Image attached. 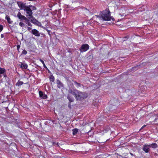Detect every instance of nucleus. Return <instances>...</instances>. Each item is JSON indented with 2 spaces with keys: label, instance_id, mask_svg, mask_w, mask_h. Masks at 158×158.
Instances as JSON below:
<instances>
[{
  "label": "nucleus",
  "instance_id": "nucleus-1",
  "mask_svg": "<svg viewBox=\"0 0 158 158\" xmlns=\"http://www.w3.org/2000/svg\"><path fill=\"white\" fill-rule=\"evenodd\" d=\"M110 11L107 9L103 10L99 15H96L99 20L102 21H114V19L110 16Z\"/></svg>",
  "mask_w": 158,
  "mask_h": 158
},
{
  "label": "nucleus",
  "instance_id": "nucleus-2",
  "mask_svg": "<svg viewBox=\"0 0 158 158\" xmlns=\"http://www.w3.org/2000/svg\"><path fill=\"white\" fill-rule=\"evenodd\" d=\"M72 95H74L77 100L79 101L84 99L87 97V95L85 93L79 92L76 90L71 91L70 96L71 97Z\"/></svg>",
  "mask_w": 158,
  "mask_h": 158
},
{
  "label": "nucleus",
  "instance_id": "nucleus-3",
  "mask_svg": "<svg viewBox=\"0 0 158 158\" xmlns=\"http://www.w3.org/2000/svg\"><path fill=\"white\" fill-rule=\"evenodd\" d=\"M89 48V46L87 44L82 45L80 49V51L81 52H85L88 50Z\"/></svg>",
  "mask_w": 158,
  "mask_h": 158
},
{
  "label": "nucleus",
  "instance_id": "nucleus-4",
  "mask_svg": "<svg viewBox=\"0 0 158 158\" xmlns=\"http://www.w3.org/2000/svg\"><path fill=\"white\" fill-rule=\"evenodd\" d=\"M24 11H26V13L27 14L28 16L30 17H32V15L33 14L32 10L29 8V7H26V8L24 9Z\"/></svg>",
  "mask_w": 158,
  "mask_h": 158
},
{
  "label": "nucleus",
  "instance_id": "nucleus-5",
  "mask_svg": "<svg viewBox=\"0 0 158 158\" xmlns=\"http://www.w3.org/2000/svg\"><path fill=\"white\" fill-rule=\"evenodd\" d=\"M17 16L21 20H25L27 21V18L25 16L22 15L21 13L19 12L18 13Z\"/></svg>",
  "mask_w": 158,
  "mask_h": 158
},
{
  "label": "nucleus",
  "instance_id": "nucleus-6",
  "mask_svg": "<svg viewBox=\"0 0 158 158\" xmlns=\"http://www.w3.org/2000/svg\"><path fill=\"white\" fill-rule=\"evenodd\" d=\"M150 148L149 145L145 144L143 146V149L145 152L148 153L150 150Z\"/></svg>",
  "mask_w": 158,
  "mask_h": 158
},
{
  "label": "nucleus",
  "instance_id": "nucleus-7",
  "mask_svg": "<svg viewBox=\"0 0 158 158\" xmlns=\"http://www.w3.org/2000/svg\"><path fill=\"white\" fill-rule=\"evenodd\" d=\"M39 94L40 97L42 99H46L47 98V96L46 94H44L43 92L41 91H39Z\"/></svg>",
  "mask_w": 158,
  "mask_h": 158
},
{
  "label": "nucleus",
  "instance_id": "nucleus-8",
  "mask_svg": "<svg viewBox=\"0 0 158 158\" xmlns=\"http://www.w3.org/2000/svg\"><path fill=\"white\" fill-rule=\"evenodd\" d=\"M31 33L34 35L36 36H40V32L36 29H34L31 30Z\"/></svg>",
  "mask_w": 158,
  "mask_h": 158
},
{
  "label": "nucleus",
  "instance_id": "nucleus-9",
  "mask_svg": "<svg viewBox=\"0 0 158 158\" xmlns=\"http://www.w3.org/2000/svg\"><path fill=\"white\" fill-rule=\"evenodd\" d=\"M19 65L20 66L21 68L23 69H26L27 68V65L25 64L21 63L20 64H19Z\"/></svg>",
  "mask_w": 158,
  "mask_h": 158
},
{
  "label": "nucleus",
  "instance_id": "nucleus-10",
  "mask_svg": "<svg viewBox=\"0 0 158 158\" xmlns=\"http://www.w3.org/2000/svg\"><path fill=\"white\" fill-rule=\"evenodd\" d=\"M56 83L57 84V87L60 88L63 87V85L62 83L59 80H57L56 81Z\"/></svg>",
  "mask_w": 158,
  "mask_h": 158
},
{
  "label": "nucleus",
  "instance_id": "nucleus-11",
  "mask_svg": "<svg viewBox=\"0 0 158 158\" xmlns=\"http://www.w3.org/2000/svg\"><path fill=\"white\" fill-rule=\"evenodd\" d=\"M6 72V70L4 68H0V77H1V74L4 73Z\"/></svg>",
  "mask_w": 158,
  "mask_h": 158
},
{
  "label": "nucleus",
  "instance_id": "nucleus-12",
  "mask_svg": "<svg viewBox=\"0 0 158 158\" xmlns=\"http://www.w3.org/2000/svg\"><path fill=\"white\" fill-rule=\"evenodd\" d=\"M149 145L150 147H151L152 148H156L158 146V145H157L156 143H152Z\"/></svg>",
  "mask_w": 158,
  "mask_h": 158
},
{
  "label": "nucleus",
  "instance_id": "nucleus-13",
  "mask_svg": "<svg viewBox=\"0 0 158 158\" xmlns=\"http://www.w3.org/2000/svg\"><path fill=\"white\" fill-rule=\"evenodd\" d=\"M19 6L21 7V8L23 9H24V8H26V7H27L23 3H22Z\"/></svg>",
  "mask_w": 158,
  "mask_h": 158
},
{
  "label": "nucleus",
  "instance_id": "nucleus-14",
  "mask_svg": "<svg viewBox=\"0 0 158 158\" xmlns=\"http://www.w3.org/2000/svg\"><path fill=\"white\" fill-rule=\"evenodd\" d=\"M120 12L123 14H125L126 9L124 8H122L120 10Z\"/></svg>",
  "mask_w": 158,
  "mask_h": 158
},
{
  "label": "nucleus",
  "instance_id": "nucleus-15",
  "mask_svg": "<svg viewBox=\"0 0 158 158\" xmlns=\"http://www.w3.org/2000/svg\"><path fill=\"white\" fill-rule=\"evenodd\" d=\"M72 131L73 134V135H76L78 132V129H73Z\"/></svg>",
  "mask_w": 158,
  "mask_h": 158
},
{
  "label": "nucleus",
  "instance_id": "nucleus-16",
  "mask_svg": "<svg viewBox=\"0 0 158 158\" xmlns=\"http://www.w3.org/2000/svg\"><path fill=\"white\" fill-rule=\"evenodd\" d=\"M6 20H7L8 23H11L12 22V21H10V18L9 17V16H8V15H6Z\"/></svg>",
  "mask_w": 158,
  "mask_h": 158
},
{
  "label": "nucleus",
  "instance_id": "nucleus-17",
  "mask_svg": "<svg viewBox=\"0 0 158 158\" xmlns=\"http://www.w3.org/2000/svg\"><path fill=\"white\" fill-rule=\"evenodd\" d=\"M23 84V82L21 81H18L16 85L18 86H20L22 85Z\"/></svg>",
  "mask_w": 158,
  "mask_h": 158
},
{
  "label": "nucleus",
  "instance_id": "nucleus-18",
  "mask_svg": "<svg viewBox=\"0 0 158 158\" xmlns=\"http://www.w3.org/2000/svg\"><path fill=\"white\" fill-rule=\"evenodd\" d=\"M40 60L42 62V63L43 64L44 68H47V67L45 65L44 61L42 60L41 59H40Z\"/></svg>",
  "mask_w": 158,
  "mask_h": 158
},
{
  "label": "nucleus",
  "instance_id": "nucleus-19",
  "mask_svg": "<svg viewBox=\"0 0 158 158\" xmlns=\"http://www.w3.org/2000/svg\"><path fill=\"white\" fill-rule=\"evenodd\" d=\"M50 81H51L52 82H53L54 81V78L53 76H52L51 77H50Z\"/></svg>",
  "mask_w": 158,
  "mask_h": 158
},
{
  "label": "nucleus",
  "instance_id": "nucleus-20",
  "mask_svg": "<svg viewBox=\"0 0 158 158\" xmlns=\"http://www.w3.org/2000/svg\"><path fill=\"white\" fill-rule=\"evenodd\" d=\"M19 25L21 27H22L24 26V24L22 22L19 23Z\"/></svg>",
  "mask_w": 158,
  "mask_h": 158
},
{
  "label": "nucleus",
  "instance_id": "nucleus-21",
  "mask_svg": "<svg viewBox=\"0 0 158 158\" xmlns=\"http://www.w3.org/2000/svg\"><path fill=\"white\" fill-rule=\"evenodd\" d=\"M3 29V27L2 25H0V32L2 31Z\"/></svg>",
  "mask_w": 158,
  "mask_h": 158
},
{
  "label": "nucleus",
  "instance_id": "nucleus-22",
  "mask_svg": "<svg viewBox=\"0 0 158 158\" xmlns=\"http://www.w3.org/2000/svg\"><path fill=\"white\" fill-rule=\"evenodd\" d=\"M27 52L25 50H23L22 52V53L24 54H26L27 53Z\"/></svg>",
  "mask_w": 158,
  "mask_h": 158
},
{
  "label": "nucleus",
  "instance_id": "nucleus-23",
  "mask_svg": "<svg viewBox=\"0 0 158 158\" xmlns=\"http://www.w3.org/2000/svg\"><path fill=\"white\" fill-rule=\"evenodd\" d=\"M32 9L33 10H36V8L34 6H32Z\"/></svg>",
  "mask_w": 158,
  "mask_h": 158
},
{
  "label": "nucleus",
  "instance_id": "nucleus-24",
  "mask_svg": "<svg viewBox=\"0 0 158 158\" xmlns=\"http://www.w3.org/2000/svg\"><path fill=\"white\" fill-rule=\"evenodd\" d=\"M31 27H28L27 28V29L28 31H30L31 30Z\"/></svg>",
  "mask_w": 158,
  "mask_h": 158
},
{
  "label": "nucleus",
  "instance_id": "nucleus-25",
  "mask_svg": "<svg viewBox=\"0 0 158 158\" xmlns=\"http://www.w3.org/2000/svg\"><path fill=\"white\" fill-rule=\"evenodd\" d=\"M146 126V125H144L140 129V130L141 129H143V128H144Z\"/></svg>",
  "mask_w": 158,
  "mask_h": 158
},
{
  "label": "nucleus",
  "instance_id": "nucleus-26",
  "mask_svg": "<svg viewBox=\"0 0 158 158\" xmlns=\"http://www.w3.org/2000/svg\"><path fill=\"white\" fill-rule=\"evenodd\" d=\"M3 74H4V77H6V74H5V73Z\"/></svg>",
  "mask_w": 158,
  "mask_h": 158
},
{
  "label": "nucleus",
  "instance_id": "nucleus-27",
  "mask_svg": "<svg viewBox=\"0 0 158 158\" xmlns=\"http://www.w3.org/2000/svg\"><path fill=\"white\" fill-rule=\"evenodd\" d=\"M28 7H29V8H32V5H29V6H28Z\"/></svg>",
  "mask_w": 158,
  "mask_h": 158
},
{
  "label": "nucleus",
  "instance_id": "nucleus-28",
  "mask_svg": "<svg viewBox=\"0 0 158 158\" xmlns=\"http://www.w3.org/2000/svg\"><path fill=\"white\" fill-rule=\"evenodd\" d=\"M136 68V67H133V68H132V69L134 70V69H135Z\"/></svg>",
  "mask_w": 158,
  "mask_h": 158
},
{
  "label": "nucleus",
  "instance_id": "nucleus-29",
  "mask_svg": "<svg viewBox=\"0 0 158 158\" xmlns=\"http://www.w3.org/2000/svg\"><path fill=\"white\" fill-rule=\"evenodd\" d=\"M28 25L29 26H31V24L30 23H28Z\"/></svg>",
  "mask_w": 158,
  "mask_h": 158
},
{
  "label": "nucleus",
  "instance_id": "nucleus-30",
  "mask_svg": "<svg viewBox=\"0 0 158 158\" xmlns=\"http://www.w3.org/2000/svg\"><path fill=\"white\" fill-rule=\"evenodd\" d=\"M74 84L75 85H76V84H78V83H77V82H74Z\"/></svg>",
  "mask_w": 158,
  "mask_h": 158
},
{
  "label": "nucleus",
  "instance_id": "nucleus-31",
  "mask_svg": "<svg viewBox=\"0 0 158 158\" xmlns=\"http://www.w3.org/2000/svg\"><path fill=\"white\" fill-rule=\"evenodd\" d=\"M19 47H19V45H18L17 46V49H18L19 48Z\"/></svg>",
  "mask_w": 158,
  "mask_h": 158
},
{
  "label": "nucleus",
  "instance_id": "nucleus-32",
  "mask_svg": "<svg viewBox=\"0 0 158 158\" xmlns=\"http://www.w3.org/2000/svg\"><path fill=\"white\" fill-rule=\"evenodd\" d=\"M55 143V144H58V143H56V142H55V143Z\"/></svg>",
  "mask_w": 158,
  "mask_h": 158
},
{
  "label": "nucleus",
  "instance_id": "nucleus-33",
  "mask_svg": "<svg viewBox=\"0 0 158 158\" xmlns=\"http://www.w3.org/2000/svg\"><path fill=\"white\" fill-rule=\"evenodd\" d=\"M73 101V100H70V102H72V101Z\"/></svg>",
  "mask_w": 158,
  "mask_h": 158
},
{
  "label": "nucleus",
  "instance_id": "nucleus-34",
  "mask_svg": "<svg viewBox=\"0 0 158 158\" xmlns=\"http://www.w3.org/2000/svg\"><path fill=\"white\" fill-rule=\"evenodd\" d=\"M1 36L2 37H3V35H1Z\"/></svg>",
  "mask_w": 158,
  "mask_h": 158
},
{
  "label": "nucleus",
  "instance_id": "nucleus-35",
  "mask_svg": "<svg viewBox=\"0 0 158 158\" xmlns=\"http://www.w3.org/2000/svg\"><path fill=\"white\" fill-rule=\"evenodd\" d=\"M130 154H131V155H133V154L132 153H130Z\"/></svg>",
  "mask_w": 158,
  "mask_h": 158
},
{
  "label": "nucleus",
  "instance_id": "nucleus-36",
  "mask_svg": "<svg viewBox=\"0 0 158 158\" xmlns=\"http://www.w3.org/2000/svg\"><path fill=\"white\" fill-rule=\"evenodd\" d=\"M41 158H44L43 157H42Z\"/></svg>",
  "mask_w": 158,
  "mask_h": 158
}]
</instances>
